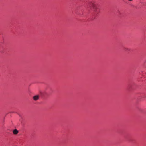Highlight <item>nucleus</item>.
Wrapping results in <instances>:
<instances>
[{
    "instance_id": "7ed1b4c3",
    "label": "nucleus",
    "mask_w": 146,
    "mask_h": 146,
    "mask_svg": "<svg viewBox=\"0 0 146 146\" xmlns=\"http://www.w3.org/2000/svg\"><path fill=\"white\" fill-rule=\"evenodd\" d=\"M13 133L14 134H17L18 133V131L17 129H15L13 131Z\"/></svg>"
},
{
    "instance_id": "20e7f679",
    "label": "nucleus",
    "mask_w": 146,
    "mask_h": 146,
    "mask_svg": "<svg viewBox=\"0 0 146 146\" xmlns=\"http://www.w3.org/2000/svg\"><path fill=\"white\" fill-rule=\"evenodd\" d=\"M125 50L126 51H129V49L128 48H125Z\"/></svg>"
},
{
    "instance_id": "f257e3e1",
    "label": "nucleus",
    "mask_w": 146,
    "mask_h": 146,
    "mask_svg": "<svg viewBox=\"0 0 146 146\" xmlns=\"http://www.w3.org/2000/svg\"><path fill=\"white\" fill-rule=\"evenodd\" d=\"M88 6L91 9H93L94 15H98L100 12V9L98 4L94 2H90L88 4Z\"/></svg>"
},
{
    "instance_id": "f03ea898",
    "label": "nucleus",
    "mask_w": 146,
    "mask_h": 146,
    "mask_svg": "<svg viewBox=\"0 0 146 146\" xmlns=\"http://www.w3.org/2000/svg\"><path fill=\"white\" fill-rule=\"evenodd\" d=\"M39 96L38 95H36L33 96V99L35 101H36L39 99Z\"/></svg>"
}]
</instances>
